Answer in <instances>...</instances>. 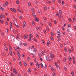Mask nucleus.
<instances>
[{"label": "nucleus", "mask_w": 76, "mask_h": 76, "mask_svg": "<svg viewBox=\"0 0 76 76\" xmlns=\"http://www.w3.org/2000/svg\"><path fill=\"white\" fill-rule=\"evenodd\" d=\"M50 56L51 58H54V55L53 54V53H50Z\"/></svg>", "instance_id": "f257e3e1"}, {"label": "nucleus", "mask_w": 76, "mask_h": 76, "mask_svg": "<svg viewBox=\"0 0 76 76\" xmlns=\"http://www.w3.org/2000/svg\"><path fill=\"white\" fill-rule=\"evenodd\" d=\"M56 15L57 16H58L60 18H61V16L60 15V14L59 13H56Z\"/></svg>", "instance_id": "f03ea898"}, {"label": "nucleus", "mask_w": 76, "mask_h": 76, "mask_svg": "<svg viewBox=\"0 0 76 76\" xmlns=\"http://www.w3.org/2000/svg\"><path fill=\"white\" fill-rule=\"evenodd\" d=\"M46 59L47 61H48V60H50V59H49V56L48 55H47L46 56Z\"/></svg>", "instance_id": "7ed1b4c3"}, {"label": "nucleus", "mask_w": 76, "mask_h": 76, "mask_svg": "<svg viewBox=\"0 0 76 76\" xmlns=\"http://www.w3.org/2000/svg\"><path fill=\"white\" fill-rule=\"evenodd\" d=\"M24 37L25 39H26L27 38H28V34H26V35H25L24 36Z\"/></svg>", "instance_id": "20e7f679"}, {"label": "nucleus", "mask_w": 76, "mask_h": 76, "mask_svg": "<svg viewBox=\"0 0 76 76\" xmlns=\"http://www.w3.org/2000/svg\"><path fill=\"white\" fill-rule=\"evenodd\" d=\"M35 21H36L37 22H38V21H39V20H38V18L37 17L35 18Z\"/></svg>", "instance_id": "39448f33"}, {"label": "nucleus", "mask_w": 76, "mask_h": 76, "mask_svg": "<svg viewBox=\"0 0 76 76\" xmlns=\"http://www.w3.org/2000/svg\"><path fill=\"white\" fill-rule=\"evenodd\" d=\"M50 42L48 41L47 43V46H48L50 44Z\"/></svg>", "instance_id": "423d86ee"}, {"label": "nucleus", "mask_w": 76, "mask_h": 76, "mask_svg": "<svg viewBox=\"0 0 76 76\" xmlns=\"http://www.w3.org/2000/svg\"><path fill=\"white\" fill-rule=\"evenodd\" d=\"M40 65L42 68H43V67H44V65H43V64H42V63H41L40 64Z\"/></svg>", "instance_id": "0eeeda50"}, {"label": "nucleus", "mask_w": 76, "mask_h": 76, "mask_svg": "<svg viewBox=\"0 0 76 76\" xmlns=\"http://www.w3.org/2000/svg\"><path fill=\"white\" fill-rule=\"evenodd\" d=\"M10 10H11V11H12V12H14V10H15V9H12V8H10Z\"/></svg>", "instance_id": "6e6552de"}, {"label": "nucleus", "mask_w": 76, "mask_h": 76, "mask_svg": "<svg viewBox=\"0 0 76 76\" xmlns=\"http://www.w3.org/2000/svg\"><path fill=\"white\" fill-rule=\"evenodd\" d=\"M17 72V70H16L15 69H13V72L15 73V72Z\"/></svg>", "instance_id": "1a4fd4ad"}, {"label": "nucleus", "mask_w": 76, "mask_h": 76, "mask_svg": "<svg viewBox=\"0 0 76 76\" xmlns=\"http://www.w3.org/2000/svg\"><path fill=\"white\" fill-rule=\"evenodd\" d=\"M56 66L57 67V68H58L59 69H60V67H59V65H58V64H56Z\"/></svg>", "instance_id": "9d476101"}, {"label": "nucleus", "mask_w": 76, "mask_h": 76, "mask_svg": "<svg viewBox=\"0 0 76 76\" xmlns=\"http://www.w3.org/2000/svg\"><path fill=\"white\" fill-rule=\"evenodd\" d=\"M0 22L1 23H3V20H0Z\"/></svg>", "instance_id": "9b49d317"}, {"label": "nucleus", "mask_w": 76, "mask_h": 76, "mask_svg": "<svg viewBox=\"0 0 76 76\" xmlns=\"http://www.w3.org/2000/svg\"><path fill=\"white\" fill-rule=\"evenodd\" d=\"M17 55H18V56L19 57H20V53H19V52H18L17 53Z\"/></svg>", "instance_id": "f8f14e48"}, {"label": "nucleus", "mask_w": 76, "mask_h": 76, "mask_svg": "<svg viewBox=\"0 0 76 76\" xmlns=\"http://www.w3.org/2000/svg\"><path fill=\"white\" fill-rule=\"evenodd\" d=\"M33 17H35V16H36V15H35V13H33Z\"/></svg>", "instance_id": "ddd939ff"}, {"label": "nucleus", "mask_w": 76, "mask_h": 76, "mask_svg": "<svg viewBox=\"0 0 76 76\" xmlns=\"http://www.w3.org/2000/svg\"><path fill=\"white\" fill-rule=\"evenodd\" d=\"M71 74L72 76H73V75H74V72H73V71H72V72Z\"/></svg>", "instance_id": "4468645a"}, {"label": "nucleus", "mask_w": 76, "mask_h": 76, "mask_svg": "<svg viewBox=\"0 0 76 76\" xmlns=\"http://www.w3.org/2000/svg\"><path fill=\"white\" fill-rule=\"evenodd\" d=\"M44 66H45V68H46V67H47V65H46V64H45V63H44L43 64Z\"/></svg>", "instance_id": "2eb2a0df"}, {"label": "nucleus", "mask_w": 76, "mask_h": 76, "mask_svg": "<svg viewBox=\"0 0 76 76\" xmlns=\"http://www.w3.org/2000/svg\"><path fill=\"white\" fill-rule=\"evenodd\" d=\"M28 49L29 50H30L31 49V51H32V48H31V47H29L28 48Z\"/></svg>", "instance_id": "dca6fc26"}, {"label": "nucleus", "mask_w": 76, "mask_h": 76, "mask_svg": "<svg viewBox=\"0 0 76 76\" xmlns=\"http://www.w3.org/2000/svg\"><path fill=\"white\" fill-rule=\"evenodd\" d=\"M37 51V49H36V48H34V52H36V51Z\"/></svg>", "instance_id": "f3484780"}, {"label": "nucleus", "mask_w": 76, "mask_h": 76, "mask_svg": "<svg viewBox=\"0 0 76 76\" xmlns=\"http://www.w3.org/2000/svg\"><path fill=\"white\" fill-rule=\"evenodd\" d=\"M50 39L52 40H53L54 39H53V37H52L51 36L50 37Z\"/></svg>", "instance_id": "a211bd4d"}, {"label": "nucleus", "mask_w": 76, "mask_h": 76, "mask_svg": "<svg viewBox=\"0 0 76 76\" xmlns=\"http://www.w3.org/2000/svg\"><path fill=\"white\" fill-rule=\"evenodd\" d=\"M23 24L24 25H25V26H26V22L24 21L23 22Z\"/></svg>", "instance_id": "6ab92c4d"}, {"label": "nucleus", "mask_w": 76, "mask_h": 76, "mask_svg": "<svg viewBox=\"0 0 76 76\" xmlns=\"http://www.w3.org/2000/svg\"><path fill=\"white\" fill-rule=\"evenodd\" d=\"M57 38L58 39V40L59 41H60V38H59V37H57Z\"/></svg>", "instance_id": "aec40b11"}, {"label": "nucleus", "mask_w": 76, "mask_h": 76, "mask_svg": "<svg viewBox=\"0 0 76 76\" xmlns=\"http://www.w3.org/2000/svg\"><path fill=\"white\" fill-rule=\"evenodd\" d=\"M24 66H26L27 65H26V63L25 62H24Z\"/></svg>", "instance_id": "412c9836"}, {"label": "nucleus", "mask_w": 76, "mask_h": 76, "mask_svg": "<svg viewBox=\"0 0 76 76\" xmlns=\"http://www.w3.org/2000/svg\"><path fill=\"white\" fill-rule=\"evenodd\" d=\"M69 60H70V61H71V60H72V58H71V57L70 56H69Z\"/></svg>", "instance_id": "4be33fe9"}, {"label": "nucleus", "mask_w": 76, "mask_h": 76, "mask_svg": "<svg viewBox=\"0 0 76 76\" xmlns=\"http://www.w3.org/2000/svg\"><path fill=\"white\" fill-rule=\"evenodd\" d=\"M23 45L24 46H26L27 45V43H23Z\"/></svg>", "instance_id": "5701e85b"}, {"label": "nucleus", "mask_w": 76, "mask_h": 76, "mask_svg": "<svg viewBox=\"0 0 76 76\" xmlns=\"http://www.w3.org/2000/svg\"><path fill=\"white\" fill-rule=\"evenodd\" d=\"M5 4L7 6H8V2H7V1H6Z\"/></svg>", "instance_id": "b1692460"}, {"label": "nucleus", "mask_w": 76, "mask_h": 76, "mask_svg": "<svg viewBox=\"0 0 76 76\" xmlns=\"http://www.w3.org/2000/svg\"><path fill=\"white\" fill-rule=\"evenodd\" d=\"M16 39H19V36H17L16 37Z\"/></svg>", "instance_id": "393cba45"}, {"label": "nucleus", "mask_w": 76, "mask_h": 76, "mask_svg": "<svg viewBox=\"0 0 76 76\" xmlns=\"http://www.w3.org/2000/svg\"><path fill=\"white\" fill-rule=\"evenodd\" d=\"M0 9L1 10H3V8H2V7L1 6H0Z\"/></svg>", "instance_id": "a878e982"}, {"label": "nucleus", "mask_w": 76, "mask_h": 76, "mask_svg": "<svg viewBox=\"0 0 76 76\" xmlns=\"http://www.w3.org/2000/svg\"><path fill=\"white\" fill-rule=\"evenodd\" d=\"M31 54L32 56H35L34 54L33 53H31Z\"/></svg>", "instance_id": "bb28decb"}, {"label": "nucleus", "mask_w": 76, "mask_h": 76, "mask_svg": "<svg viewBox=\"0 0 76 76\" xmlns=\"http://www.w3.org/2000/svg\"><path fill=\"white\" fill-rule=\"evenodd\" d=\"M10 53L11 56H12V51H10Z\"/></svg>", "instance_id": "cd10ccee"}, {"label": "nucleus", "mask_w": 76, "mask_h": 76, "mask_svg": "<svg viewBox=\"0 0 76 76\" xmlns=\"http://www.w3.org/2000/svg\"><path fill=\"white\" fill-rule=\"evenodd\" d=\"M15 25L16 26V27H17V28H19V26L17 25H16V24H15Z\"/></svg>", "instance_id": "c85d7f7f"}, {"label": "nucleus", "mask_w": 76, "mask_h": 76, "mask_svg": "<svg viewBox=\"0 0 76 76\" xmlns=\"http://www.w3.org/2000/svg\"><path fill=\"white\" fill-rule=\"evenodd\" d=\"M32 38V37H29V40L30 41H31V39Z\"/></svg>", "instance_id": "c756f323"}, {"label": "nucleus", "mask_w": 76, "mask_h": 76, "mask_svg": "<svg viewBox=\"0 0 76 76\" xmlns=\"http://www.w3.org/2000/svg\"><path fill=\"white\" fill-rule=\"evenodd\" d=\"M38 66V68H40V64H39L38 66Z\"/></svg>", "instance_id": "7c9ffc66"}, {"label": "nucleus", "mask_w": 76, "mask_h": 76, "mask_svg": "<svg viewBox=\"0 0 76 76\" xmlns=\"http://www.w3.org/2000/svg\"><path fill=\"white\" fill-rule=\"evenodd\" d=\"M66 58H64V62H65L66 61Z\"/></svg>", "instance_id": "2f4dec72"}, {"label": "nucleus", "mask_w": 76, "mask_h": 76, "mask_svg": "<svg viewBox=\"0 0 76 76\" xmlns=\"http://www.w3.org/2000/svg\"><path fill=\"white\" fill-rule=\"evenodd\" d=\"M64 50L65 51H66H66H67V48H64Z\"/></svg>", "instance_id": "473e14b6"}, {"label": "nucleus", "mask_w": 76, "mask_h": 76, "mask_svg": "<svg viewBox=\"0 0 76 76\" xmlns=\"http://www.w3.org/2000/svg\"><path fill=\"white\" fill-rule=\"evenodd\" d=\"M9 49H10V50L11 51H12V48L11 47H10H10Z\"/></svg>", "instance_id": "72a5a7b5"}, {"label": "nucleus", "mask_w": 76, "mask_h": 76, "mask_svg": "<svg viewBox=\"0 0 76 76\" xmlns=\"http://www.w3.org/2000/svg\"><path fill=\"white\" fill-rule=\"evenodd\" d=\"M38 64H38V62H37L36 63V66H38Z\"/></svg>", "instance_id": "f704fd0d"}, {"label": "nucleus", "mask_w": 76, "mask_h": 76, "mask_svg": "<svg viewBox=\"0 0 76 76\" xmlns=\"http://www.w3.org/2000/svg\"><path fill=\"white\" fill-rule=\"evenodd\" d=\"M17 49H18V50H20V48H19V47H17Z\"/></svg>", "instance_id": "c9c22d12"}, {"label": "nucleus", "mask_w": 76, "mask_h": 76, "mask_svg": "<svg viewBox=\"0 0 76 76\" xmlns=\"http://www.w3.org/2000/svg\"><path fill=\"white\" fill-rule=\"evenodd\" d=\"M27 60H28L29 61L31 59H30V58L28 57V58H27Z\"/></svg>", "instance_id": "e433bc0d"}, {"label": "nucleus", "mask_w": 76, "mask_h": 76, "mask_svg": "<svg viewBox=\"0 0 76 76\" xmlns=\"http://www.w3.org/2000/svg\"><path fill=\"white\" fill-rule=\"evenodd\" d=\"M32 23L33 25H35V23H34V22L32 21Z\"/></svg>", "instance_id": "4c0bfd02"}, {"label": "nucleus", "mask_w": 76, "mask_h": 76, "mask_svg": "<svg viewBox=\"0 0 76 76\" xmlns=\"http://www.w3.org/2000/svg\"><path fill=\"white\" fill-rule=\"evenodd\" d=\"M59 12L60 14H61V13H62V12H61V10H59Z\"/></svg>", "instance_id": "58836bf2"}, {"label": "nucleus", "mask_w": 76, "mask_h": 76, "mask_svg": "<svg viewBox=\"0 0 76 76\" xmlns=\"http://www.w3.org/2000/svg\"><path fill=\"white\" fill-rule=\"evenodd\" d=\"M30 64H31V66H33V63L32 62H31L30 63Z\"/></svg>", "instance_id": "ea45409f"}, {"label": "nucleus", "mask_w": 76, "mask_h": 76, "mask_svg": "<svg viewBox=\"0 0 76 76\" xmlns=\"http://www.w3.org/2000/svg\"><path fill=\"white\" fill-rule=\"evenodd\" d=\"M13 74L11 72V75H10V76H13Z\"/></svg>", "instance_id": "a19ab883"}, {"label": "nucleus", "mask_w": 76, "mask_h": 76, "mask_svg": "<svg viewBox=\"0 0 76 76\" xmlns=\"http://www.w3.org/2000/svg\"><path fill=\"white\" fill-rule=\"evenodd\" d=\"M1 15L2 16L3 18H4V15H3V14H2Z\"/></svg>", "instance_id": "79ce46f5"}, {"label": "nucleus", "mask_w": 76, "mask_h": 76, "mask_svg": "<svg viewBox=\"0 0 76 76\" xmlns=\"http://www.w3.org/2000/svg\"><path fill=\"white\" fill-rule=\"evenodd\" d=\"M39 56L40 57H41V56H42V55H41V54L40 53H39Z\"/></svg>", "instance_id": "37998d69"}, {"label": "nucleus", "mask_w": 76, "mask_h": 76, "mask_svg": "<svg viewBox=\"0 0 76 76\" xmlns=\"http://www.w3.org/2000/svg\"><path fill=\"white\" fill-rule=\"evenodd\" d=\"M28 5L29 6H31V3H28Z\"/></svg>", "instance_id": "c03bdc74"}, {"label": "nucleus", "mask_w": 76, "mask_h": 76, "mask_svg": "<svg viewBox=\"0 0 76 76\" xmlns=\"http://www.w3.org/2000/svg\"><path fill=\"white\" fill-rule=\"evenodd\" d=\"M17 11H18V12H20V10H19V9H18Z\"/></svg>", "instance_id": "a18cd8bd"}, {"label": "nucleus", "mask_w": 76, "mask_h": 76, "mask_svg": "<svg viewBox=\"0 0 76 76\" xmlns=\"http://www.w3.org/2000/svg\"><path fill=\"white\" fill-rule=\"evenodd\" d=\"M36 37H37V38H39V36H38V35L37 34H36Z\"/></svg>", "instance_id": "49530a36"}, {"label": "nucleus", "mask_w": 76, "mask_h": 76, "mask_svg": "<svg viewBox=\"0 0 76 76\" xmlns=\"http://www.w3.org/2000/svg\"><path fill=\"white\" fill-rule=\"evenodd\" d=\"M44 9L45 10H47V7H44Z\"/></svg>", "instance_id": "de8ad7c7"}, {"label": "nucleus", "mask_w": 76, "mask_h": 76, "mask_svg": "<svg viewBox=\"0 0 76 76\" xmlns=\"http://www.w3.org/2000/svg\"><path fill=\"white\" fill-rule=\"evenodd\" d=\"M55 75H56V73H55L54 72L53 73V75L54 76H55Z\"/></svg>", "instance_id": "09e8293b"}, {"label": "nucleus", "mask_w": 76, "mask_h": 76, "mask_svg": "<svg viewBox=\"0 0 76 76\" xmlns=\"http://www.w3.org/2000/svg\"><path fill=\"white\" fill-rule=\"evenodd\" d=\"M42 53L43 54V55H44V51H42Z\"/></svg>", "instance_id": "8fccbe9b"}, {"label": "nucleus", "mask_w": 76, "mask_h": 76, "mask_svg": "<svg viewBox=\"0 0 76 76\" xmlns=\"http://www.w3.org/2000/svg\"><path fill=\"white\" fill-rule=\"evenodd\" d=\"M51 35L52 36H53V35H54V34L53 33V32H51Z\"/></svg>", "instance_id": "3c124183"}, {"label": "nucleus", "mask_w": 76, "mask_h": 76, "mask_svg": "<svg viewBox=\"0 0 76 76\" xmlns=\"http://www.w3.org/2000/svg\"><path fill=\"white\" fill-rule=\"evenodd\" d=\"M19 64L20 66H22V64H21V62H20L19 63Z\"/></svg>", "instance_id": "603ef678"}, {"label": "nucleus", "mask_w": 76, "mask_h": 76, "mask_svg": "<svg viewBox=\"0 0 76 76\" xmlns=\"http://www.w3.org/2000/svg\"><path fill=\"white\" fill-rule=\"evenodd\" d=\"M29 37L32 38V35L31 34H29Z\"/></svg>", "instance_id": "864d4df0"}, {"label": "nucleus", "mask_w": 76, "mask_h": 76, "mask_svg": "<svg viewBox=\"0 0 76 76\" xmlns=\"http://www.w3.org/2000/svg\"><path fill=\"white\" fill-rule=\"evenodd\" d=\"M16 3L17 4H19V1H17Z\"/></svg>", "instance_id": "5fc2aeb1"}, {"label": "nucleus", "mask_w": 76, "mask_h": 76, "mask_svg": "<svg viewBox=\"0 0 76 76\" xmlns=\"http://www.w3.org/2000/svg\"><path fill=\"white\" fill-rule=\"evenodd\" d=\"M22 57H25V56L24 55V54H23L22 55Z\"/></svg>", "instance_id": "6e6d98bb"}, {"label": "nucleus", "mask_w": 76, "mask_h": 76, "mask_svg": "<svg viewBox=\"0 0 76 76\" xmlns=\"http://www.w3.org/2000/svg\"><path fill=\"white\" fill-rule=\"evenodd\" d=\"M5 49H6V50H7V51H8V50H7V48L5 47Z\"/></svg>", "instance_id": "4d7b16f0"}, {"label": "nucleus", "mask_w": 76, "mask_h": 76, "mask_svg": "<svg viewBox=\"0 0 76 76\" xmlns=\"http://www.w3.org/2000/svg\"><path fill=\"white\" fill-rule=\"evenodd\" d=\"M70 25L69 24L68 25V28H69V27H70Z\"/></svg>", "instance_id": "13d9d810"}, {"label": "nucleus", "mask_w": 76, "mask_h": 76, "mask_svg": "<svg viewBox=\"0 0 76 76\" xmlns=\"http://www.w3.org/2000/svg\"><path fill=\"white\" fill-rule=\"evenodd\" d=\"M18 59L19 60H20V58L19 57H18Z\"/></svg>", "instance_id": "bf43d9fd"}, {"label": "nucleus", "mask_w": 76, "mask_h": 76, "mask_svg": "<svg viewBox=\"0 0 76 76\" xmlns=\"http://www.w3.org/2000/svg\"><path fill=\"white\" fill-rule=\"evenodd\" d=\"M67 31L68 32H70V30L69 29H68Z\"/></svg>", "instance_id": "052dcab7"}, {"label": "nucleus", "mask_w": 76, "mask_h": 76, "mask_svg": "<svg viewBox=\"0 0 76 76\" xmlns=\"http://www.w3.org/2000/svg\"><path fill=\"white\" fill-rule=\"evenodd\" d=\"M56 21L55 20V21H54V23H55V24H56Z\"/></svg>", "instance_id": "680f3d73"}, {"label": "nucleus", "mask_w": 76, "mask_h": 76, "mask_svg": "<svg viewBox=\"0 0 76 76\" xmlns=\"http://www.w3.org/2000/svg\"><path fill=\"white\" fill-rule=\"evenodd\" d=\"M10 26H12V23H10Z\"/></svg>", "instance_id": "e2e57ef3"}, {"label": "nucleus", "mask_w": 76, "mask_h": 76, "mask_svg": "<svg viewBox=\"0 0 76 76\" xmlns=\"http://www.w3.org/2000/svg\"><path fill=\"white\" fill-rule=\"evenodd\" d=\"M25 26H25V25H23V28H25Z\"/></svg>", "instance_id": "0e129e2a"}, {"label": "nucleus", "mask_w": 76, "mask_h": 76, "mask_svg": "<svg viewBox=\"0 0 76 76\" xmlns=\"http://www.w3.org/2000/svg\"><path fill=\"white\" fill-rule=\"evenodd\" d=\"M49 25L50 26H51V23H49Z\"/></svg>", "instance_id": "69168bd1"}, {"label": "nucleus", "mask_w": 76, "mask_h": 76, "mask_svg": "<svg viewBox=\"0 0 76 76\" xmlns=\"http://www.w3.org/2000/svg\"><path fill=\"white\" fill-rule=\"evenodd\" d=\"M19 18L20 19H22V17L20 16H19Z\"/></svg>", "instance_id": "338daca9"}, {"label": "nucleus", "mask_w": 76, "mask_h": 76, "mask_svg": "<svg viewBox=\"0 0 76 76\" xmlns=\"http://www.w3.org/2000/svg\"><path fill=\"white\" fill-rule=\"evenodd\" d=\"M64 1H62V4H64Z\"/></svg>", "instance_id": "774afa93"}]
</instances>
